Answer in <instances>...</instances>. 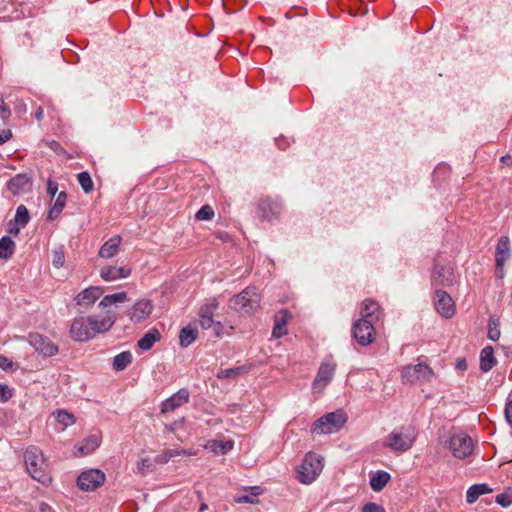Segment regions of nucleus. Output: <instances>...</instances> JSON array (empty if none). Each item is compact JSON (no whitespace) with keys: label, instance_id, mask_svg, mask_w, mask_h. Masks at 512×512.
<instances>
[{"label":"nucleus","instance_id":"35","mask_svg":"<svg viewBox=\"0 0 512 512\" xmlns=\"http://www.w3.org/2000/svg\"><path fill=\"white\" fill-rule=\"evenodd\" d=\"M37 464L34 461V481L39 482L43 486H49L52 482V476L47 471V465L45 467H36Z\"/></svg>","mask_w":512,"mask_h":512},{"label":"nucleus","instance_id":"55","mask_svg":"<svg viewBox=\"0 0 512 512\" xmlns=\"http://www.w3.org/2000/svg\"><path fill=\"white\" fill-rule=\"evenodd\" d=\"M258 495V492H255L252 496L243 495L237 499L239 503H254V498Z\"/></svg>","mask_w":512,"mask_h":512},{"label":"nucleus","instance_id":"50","mask_svg":"<svg viewBox=\"0 0 512 512\" xmlns=\"http://www.w3.org/2000/svg\"><path fill=\"white\" fill-rule=\"evenodd\" d=\"M12 397V390L7 385L0 384V401L6 402Z\"/></svg>","mask_w":512,"mask_h":512},{"label":"nucleus","instance_id":"27","mask_svg":"<svg viewBox=\"0 0 512 512\" xmlns=\"http://www.w3.org/2000/svg\"><path fill=\"white\" fill-rule=\"evenodd\" d=\"M198 336V329L195 325L189 324L182 328L179 334V343L183 348L191 345Z\"/></svg>","mask_w":512,"mask_h":512},{"label":"nucleus","instance_id":"44","mask_svg":"<svg viewBox=\"0 0 512 512\" xmlns=\"http://www.w3.org/2000/svg\"><path fill=\"white\" fill-rule=\"evenodd\" d=\"M65 255L63 247H59L52 252V264L56 268H60L64 265Z\"/></svg>","mask_w":512,"mask_h":512},{"label":"nucleus","instance_id":"24","mask_svg":"<svg viewBox=\"0 0 512 512\" xmlns=\"http://www.w3.org/2000/svg\"><path fill=\"white\" fill-rule=\"evenodd\" d=\"M391 476L388 472L383 470H378L376 472L370 473V486L373 491L380 492L390 481Z\"/></svg>","mask_w":512,"mask_h":512},{"label":"nucleus","instance_id":"28","mask_svg":"<svg viewBox=\"0 0 512 512\" xmlns=\"http://www.w3.org/2000/svg\"><path fill=\"white\" fill-rule=\"evenodd\" d=\"M496 364L494 350L491 346H486L480 353V369L483 372L490 371Z\"/></svg>","mask_w":512,"mask_h":512},{"label":"nucleus","instance_id":"49","mask_svg":"<svg viewBox=\"0 0 512 512\" xmlns=\"http://www.w3.org/2000/svg\"><path fill=\"white\" fill-rule=\"evenodd\" d=\"M138 472L144 474L147 471L152 470V462L149 458H144L138 463Z\"/></svg>","mask_w":512,"mask_h":512},{"label":"nucleus","instance_id":"3","mask_svg":"<svg viewBox=\"0 0 512 512\" xmlns=\"http://www.w3.org/2000/svg\"><path fill=\"white\" fill-rule=\"evenodd\" d=\"M346 420L347 418L342 410L330 412L313 423L312 431L316 434H331L340 430Z\"/></svg>","mask_w":512,"mask_h":512},{"label":"nucleus","instance_id":"21","mask_svg":"<svg viewBox=\"0 0 512 512\" xmlns=\"http://www.w3.org/2000/svg\"><path fill=\"white\" fill-rule=\"evenodd\" d=\"M131 269L127 267L105 266L100 270V276L105 281H115L130 275Z\"/></svg>","mask_w":512,"mask_h":512},{"label":"nucleus","instance_id":"51","mask_svg":"<svg viewBox=\"0 0 512 512\" xmlns=\"http://www.w3.org/2000/svg\"><path fill=\"white\" fill-rule=\"evenodd\" d=\"M505 416L507 421L512 426V393L509 395L508 402L505 407Z\"/></svg>","mask_w":512,"mask_h":512},{"label":"nucleus","instance_id":"12","mask_svg":"<svg viewBox=\"0 0 512 512\" xmlns=\"http://www.w3.org/2000/svg\"><path fill=\"white\" fill-rule=\"evenodd\" d=\"M435 308L445 318H451L455 314V304L451 296L443 291L436 290L434 297Z\"/></svg>","mask_w":512,"mask_h":512},{"label":"nucleus","instance_id":"32","mask_svg":"<svg viewBox=\"0 0 512 512\" xmlns=\"http://www.w3.org/2000/svg\"><path fill=\"white\" fill-rule=\"evenodd\" d=\"M100 445V436L99 435H90L88 436L83 443L78 447V451L80 455H88L91 454L97 447Z\"/></svg>","mask_w":512,"mask_h":512},{"label":"nucleus","instance_id":"17","mask_svg":"<svg viewBox=\"0 0 512 512\" xmlns=\"http://www.w3.org/2000/svg\"><path fill=\"white\" fill-rule=\"evenodd\" d=\"M218 305L219 304L216 299H210L200 308L199 323L203 329H209L213 325V315L218 308Z\"/></svg>","mask_w":512,"mask_h":512},{"label":"nucleus","instance_id":"29","mask_svg":"<svg viewBox=\"0 0 512 512\" xmlns=\"http://www.w3.org/2000/svg\"><path fill=\"white\" fill-rule=\"evenodd\" d=\"M491 491H492V489L489 488V486L485 483L474 484L471 487H469V489L467 490L466 501L469 504H473L474 502H476L478 500V498L481 495L490 493Z\"/></svg>","mask_w":512,"mask_h":512},{"label":"nucleus","instance_id":"48","mask_svg":"<svg viewBox=\"0 0 512 512\" xmlns=\"http://www.w3.org/2000/svg\"><path fill=\"white\" fill-rule=\"evenodd\" d=\"M361 512H385V509L376 503L369 502L362 507Z\"/></svg>","mask_w":512,"mask_h":512},{"label":"nucleus","instance_id":"6","mask_svg":"<svg viewBox=\"0 0 512 512\" xmlns=\"http://www.w3.org/2000/svg\"><path fill=\"white\" fill-rule=\"evenodd\" d=\"M434 375L433 370L424 363L407 365L402 369V381L404 383L429 382Z\"/></svg>","mask_w":512,"mask_h":512},{"label":"nucleus","instance_id":"52","mask_svg":"<svg viewBox=\"0 0 512 512\" xmlns=\"http://www.w3.org/2000/svg\"><path fill=\"white\" fill-rule=\"evenodd\" d=\"M10 116V110L5 105L2 95L0 94V118L6 119Z\"/></svg>","mask_w":512,"mask_h":512},{"label":"nucleus","instance_id":"25","mask_svg":"<svg viewBox=\"0 0 512 512\" xmlns=\"http://www.w3.org/2000/svg\"><path fill=\"white\" fill-rule=\"evenodd\" d=\"M289 317L290 314L288 313L287 310H281L275 316V324L272 330V335L275 338H280L287 333L286 324L288 322Z\"/></svg>","mask_w":512,"mask_h":512},{"label":"nucleus","instance_id":"56","mask_svg":"<svg viewBox=\"0 0 512 512\" xmlns=\"http://www.w3.org/2000/svg\"><path fill=\"white\" fill-rule=\"evenodd\" d=\"M51 507L46 503H40L39 504V512H50Z\"/></svg>","mask_w":512,"mask_h":512},{"label":"nucleus","instance_id":"9","mask_svg":"<svg viewBox=\"0 0 512 512\" xmlns=\"http://www.w3.org/2000/svg\"><path fill=\"white\" fill-rule=\"evenodd\" d=\"M353 336L355 340L362 346H367L374 341V326L371 320L359 319L354 322Z\"/></svg>","mask_w":512,"mask_h":512},{"label":"nucleus","instance_id":"63","mask_svg":"<svg viewBox=\"0 0 512 512\" xmlns=\"http://www.w3.org/2000/svg\"><path fill=\"white\" fill-rule=\"evenodd\" d=\"M53 145H54L55 147H58V146H59V144H58L57 142H55V141L53 142Z\"/></svg>","mask_w":512,"mask_h":512},{"label":"nucleus","instance_id":"43","mask_svg":"<svg viewBox=\"0 0 512 512\" xmlns=\"http://www.w3.org/2000/svg\"><path fill=\"white\" fill-rule=\"evenodd\" d=\"M213 217L214 210L210 205L202 206L195 215V218L199 221L211 220Z\"/></svg>","mask_w":512,"mask_h":512},{"label":"nucleus","instance_id":"46","mask_svg":"<svg viewBox=\"0 0 512 512\" xmlns=\"http://www.w3.org/2000/svg\"><path fill=\"white\" fill-rule=\"evenodd\" d=\"M495 501L497 504H499L502 507H508L509 505L512 504V493L511 492L500 493L496 496Z\"/></svg>","mask_w":512,"mask_h":512},{"label":"nucleus","instance_id":"39","mask_svg":"<svg viewBox=\"0 0 512 512\" xmlns=\"http://www.w3.org/2000/svg\"><path fill=\"white\" fill-rule=\"evenodd\" d=\"M500 334L499 319L491 317L488 322V338L492 341H497L500 338Z\"/></svg>","mask_w":512,"mask_h":512},{"label":"nucleus","instance_id":"41","mask_svg":"<svg viewBox=\"0 0 512 512\" xmlns=\"http://www.w3.org/2000/svg\"><path fill=\"white\" fill-rule=\"evenodd\" d=\"M56 420L58 423L62 424L64 428L71 426L75 423L74 415L65 410H59L57 412Z\"/></svg>","mask_w":512,"mask_h":512},{"label":"nucleus","instance_id":"61","mask_svg":"<svg viewBox=\"0 0 512 512\" xmlns=\"http://www.w3.org/2000/svg\"><path fill=\"white\" fill-rule=\"evenodd\" d=\"M207 508H208L207 504L203 503V504L200 506L199 511H200V512H203V511H205Z\"/></svg>","mask_w":512,"mask_h":512},{"label":"nucleus","instance_id":"45","mask_svg":"<svg viewBox=\"0 0 512 512\" xmlns=\"http://www.w3.org/2000/svg\"><path fill=\"white\" fill-rule=\"evenodd\" d=\"M242 372V368L236 367V368H230L221 370L217 373V378L219 379H226V378H234L240 375Z\"/></svg>","mask_w":512,"mask_h":512},{"label":"nucleus","instance_id":"31","mask_svg":"<svg viewBox=\"0 0 512 512\" xmlns=\"http://www.w3.org/2000/svg\"><path fill=\"white\" fill-rule=\"evenodd\" d=\"M234 447V442L232 440L228 441H218V440H210L205 445V448L214 453L226 454Z\"/></svg>","mask_w":512,"mask_h":512},{"label":"nucleus","instance_id":"15","mask_svg":"<svg viewBox=\"0 0 512 512\" xmlns=\"http://www.w3.org/2000/svg\"><path fill=\"white\" fill-rule=\"evenodd\" d=\"M30 220V214L26 206L19 205L16 209V214L13 220L8 222L7 231L11 235H18L20 229L25 227Z\"/></svg>","mask_w":512,"mask_h":512},{"label":"nucleus","instance_id":"53","mask_svg":"<svg viewBox=\"0 0 512 512\" xmlns=\"http://www.w3.org/2000/svg\"><path fill=\"white\" fill-rule=\"evenodd\" d=\"M58 191V184L56 182H53L51 180L48 181L47 184V193L53 198Z\"/></svg>","mask_w":512,"mask_h":512},{"label":"nucleus","instance_id":"10","mask_svg":"<svg viewBox=\"0 0 512 512\" xmlns=\"http://www.w3.org/2000/svg\"><path fill=\"white\" fill-rule=\"evenodd\" d=\"M336 370V364L330 359L324 360L317 372V375L313 381L312 387L315 391L322 392L324 388L333 379Z\"/></svg>","mask_w":512,"mask_h":512},{"label":"nucleus","instance_id":"33","mask_svg":"<svg viewBox=\"0 0 512 512\" xmlns=\"http://www.w3.org/2000/svg\"><path fill=\"white\" fill-rule=\"evenodd\" d=\"M66 199H67V194L64 191H61L58 194L54 204L49 209L48 218L50 220H54L60 215L63 208L65 207Z\"/></svg>","mask_w":512,"mask_h":512},{"label":"nucleus","instance_id":"23","mask_svg":"<svg viewBox=\"0 0 512 512\" xmlns=\"http://www.w3.org/2000/svg\"><path fill=\"white\" fill-rule=\"evenodd\" d=\"M121 244V237L116 235L108 239L100 248L98 255L104 259H110L114 257Z\"/></svg>","mask_w":512,"mask_h":512},{"label":"nucleus","instance_id":"5","mask_svg":"<svg viewBox=\"0 0 512 512\" xmlns=\"http://www.w3.org/2000/svg\"><path fill=\"white\" fill-rule=\"evenodd\" d=\"M323 464L316 455L308 454L298 472V480L304 484L312 483L322 471Z\"/></svg>","mask_w":512,"mask_h":512},{"label":"nucleus","instance_id":"38","mask_svg":"<svg viewBox=\"0 0 512 512\" xmlns=\"http://www.w3.org/2000/svg\"><path fill=\"white\" fill-rule=\"evenodd\" d=\"M28 182L29 179L26 177V175L18 174L8 182V188L13 193H18L25 188Z\"/></svg>","mask_w":512,"mask_h":512},{"label":"nucleus","instance_id":"4","mask_svg":"<svg viewBox=\"0 0 512 512\" xmlns=\"http://www.w3.org/2000/svg\"><path fill=\"white\" fill-rule=\"evenodd\" d=\"M446 446L451 451L454 457L458 459H465L471 455L473 451V440L469 435L463 432L453 433Z\"/></svg>","mask_w":512,"mask_h":512},{"label":"nucleus","instance_id":"30","mask_svg":"<svg viewBox=\"0 0 512 512\" xmlns=\"http://www.w3.org/2000/svg\"><path fill=\"white\" fill-rule=\"evenodd\" d=\"M161 335L160 332L153 328L150 329L139 341H138V347L141 350L147 351L152 348L155 342H157L160 339Z\"/></svg>","mask_w":512,"mask_h":512},{"label":"nucleus","instance_id":"13","mask_svg":"<svg viewBox=\"0 0 512 512\" xmlns=\"http://www.w3.org/2000/svg\"><path fill=\"white\" fill-rule=\"evenodd\" d=\"M510 256V241L506 236H502L497 243L496 252H495V261H496V273L499 278L503 277V266L505 261Z\"/></svg>","mask_w":512,"mask_h":512},{"label":"nucleus","instance_id":"14","mask_svg":"<svg viewBox=\"0 0 512 512\" xmlns=\"http://www.w3.org/2000/svg\"><path fill=\"white\" fill-rule=\"evenodd\" d=\"M154 305L150 300L142 299L136 302L131 308L128 316L135 323L146 320L152 313Z\"/></svg>","mask_w":512,"mask_h":512},{"label":"nucleus","instance_id":"59","mask_svg":"<svg viewBox=\"0 0 512 512\" xmlns=\"http://www.w3.org/2000/svg\"><path fill=\"white\" fill-rule=\"evenodd\" d=\"M28 460H29V456H28V453L26 452V454H25V465H26V469H27V472H28L30 475H32V474H31V472H30V470H29V467H28Z\"/></svg>","mask_w":512,"mask_h":512},{"label":"nucleus","instance_id":"42","mask_svg":"<svg viewBox=\"0 0 512 512\" xmlns=\"http://www.w3.org/2000/svg\"><path fill=\"white\" fill-rule=\"evenodd\" d=\"M175 456H180V452L178 451V449H176V450L167 449V450L162 451L160 454H158L155 457V462L159 463V464H165L171 458H173Z\"/></svg>","mask_w":512,"mask_h":512},{"label":"nucleus","instance_id":"19","mask_svg":"<svg viewBox=\"0 0 512 512\" xmlns=\"http://www.w3.org/2000/svg\"><path fill=\"white\" fill-rule=\"evenodd\" d=\"M34 350L46 357L58 353V347L50 339L39 334H34Z\"/></svg>","mask_w":512,"mask_h":512},{"label":"nucleus","instance_id":"1","mask_svg":"<svg viewBox=\"0 0 512 512\" xmlns=\"http://www.w3.org/2000/svg\"><path fill=\"white\" fill-rule=\"evenodd\" d=\"M416 437L413 427L403 426L388 434L383 440V446L395 453H404L412 448Z\"/></svg>","mask_w":512,"mask_h":512},{"label":"nucleus","instance_id":"54","mask_svg":"<svg viewBox=\"0 0 512 512\" xmlns=\"http://www.w3.org/2000/svg\"><path fill=\"white\" fill-rule=\"evenodd\" d=\"M12 137L11 130L0 129V144L5 143Z\"/></svg>","mask_w":512,"mask_h":512},{"label":"nucleus","instance_id":"37","mask_svg":"<svg viewBox=\"0 0 512 512\" xmlns=\"http://www.w3.org/2000/svg\"><path fill=\"white\" fill-rule=\"evenodd\" d=\"M15 244L9 236L0 239V259H9L14 252Z\"/></svg>","mask_w":512,"mask_h":512},{"label":"nucleus","instance_id":"60","mask_svg":"<svg viewBox=\"0 0 512 512\" xmlns=\"http://www.w3.org/2000/svg\"><path fill=\"white\" fill-rule=\"evenodd\" d=\"M180 452V455H194L193 452L187 451V450H178Z\"/></svg>","mask_w":512,"mask_h":512},{"label":"nucleus","instance_id":"22","mask_svg":"<svg viewBox=\"0 0 512 512\" xmlns=\"http://www.w3.org/2000/svg\"><path fill=\"white\" fill-rule=\"evenodd\" d=\"M361 319L371 320L372 323L379 320L382 315V310L378 303L373 300L366 299L361 307Z\"/></svg>","mask_w":512,"mask_h":512},{"label":"nucleus","instance_id":"16","mask_svg":"<svg viewBox=\"0 0 512 512\" xmlns=\"http://www.w3.org/2000/svg\"><path fill=\"white\" fill-rule=\"evenodd\" d=\"M432 282L435 285L451 286L454 282L453 269L448 265L437 263L432 273Z\"/></svg>","mask_w":512,"mask_h":512},{"label":"nucleus","instance_id":"2","mask_svg":"<svg viewBox=\"0 0 512 512\" xmlns=\"http://www.w3.org/2000/svg\"><path fill=\"white\" fill-rule=\"evenodd\" d=\"M260 296L255 287H248L230 300V307L242 315H251L259 307Z\"/></svg>","mask_w":512,"mask_h":512},{"label":"nucleus","instance_id":"47","mask_svg":"<svg viewBox=\"0 0 512 512\" xmlns=\"http://www.w3.org/2000/svg\"><path fill=\"white\" fill-rule=\"evenodd\" d=\"M0 368L6 372H11L16 369V365L11 359L0 354Z\"/></svg>","mask_w":512,"mask_h":512},{"label":"nucleus","instance_id":"18","mask_svg":"<svg viewBox=\"0 0 512 512\" xmlns=\"http://www.w3.org/2000/svg\"><path fill=\"white\" fill-rule=\"evenodd\" d=\"M188 400H189V391L184 388L180 389L178 392L173 394L171 397H169L162 403L161 411L163 413H168V412L174 411L176 408L187 403Z\"/></svg>","mask_w":512,"mask_h":512},{"label":"nucleus","instance_id":"36","mask_svg":"<svg viewBox=\"0 0 512 512\" xmlns=\"http://www.w3.org/2000/svg\"><path fill=\"white\" fill-rule=\"evenodd\" d=\"M128 300V296L126 292H117L114 294L106 295L102 298V300L99 303V306L101 307H108L113 304L117 303H123Z\"/></svg>","mask_w":512,"mask_h":512},{"label":"nucleus","instance_id":"40","mask_svg":"<svg viewBox=\"0 0 512 512\" xmlns=\"http://www.w3.org/2000/svg\"><path fill=\"white\" fill-rule=\"evenodd\" d=\"M78 182L85 193H90L93 190V181L88 172H81L77 176Z\"/></svg>","mask_w":512,"mask_h":512},{"label":"nucleus","instance_id":"62","mask_svg":"<svg viewBox=\"0 0 512 512\" xmlns=\"http://www.w3.org/2000/svg\"><path fill=\"white\" fill-rule=\"evenodd\" d=\"M509 158H510V156H509V155L502 156V157H501V161H502L503 163H507V160H508Z\"/></svg>","mask_w":512,"mask_h":512},{"label":"nucleus","instance_id":"26","mask_svg":"<svg viewBox=\"0 0 512 512\" xmlns=\"http://www.w3.org/2000/svg\"><path fill=\"white\" fill-rule=\"evenodd\" d=\"M91 320V329H93V337L97 333H104L108 331L114 324V319L111 315L107 314L101 319L95 317H89Z\"/></svg>","mask_w":512,"mask_h":512},{"label":"nucleus","instance_id":"8","mask_svg":"<svg viewBox=\"0 0 512 512\" xmlns=\"http://www.w3.org/2000/svg\"><path fill=\"white\" fill-rule=\"evenodd\" d=\"M70 335L77 342H87L93 338L91 320L89 317H77L70 326Z\"/></svg>","mask_w":512,"mask_h":512},{"label":"nucleus","instance_id":"34","mask_svg":"<svg viewBox=\"0 0 512 512\" xmlns=\"http://www.w3.org/2000/svg\"><path fill=\"white\" fill-rule=\"evenodd\" d=\"M132 362V354L130 351H123L117 354L113 359V368L116 371H122Z\"/></svg>","mask_w":512,"mask_h":512},{"label":"nucleus","instance_id":"11","mask_svg":"<svg viewBox=\"0 0 512 512\" xmlns=\"http://www.w3.org/2000/svg\"><path fill=\"white\" fill-rule=\"evenodd\" d=\"M282 211V204L278 199L269 197L262 198L259 201L257 214L264 220L271 221L277 218Z\"/></svg>","mask_w":512,"mask_h":512},{"label":"nucleus","instance_id":"20","mask_svg":"<svg viewBox=\"0 0 512 512\" xmlns=\"http://www.w3.org/2000/svg\"><path fill=\"white\" fill-rule=\"evenodd\" d=\"M103 290L99 287H89L84 291L80 292L75 300L77 305L89 307L94 304L97 299L101 297Z\"/></svg>","mask_w":512,"mask_h":512},{"label":"nucleus","instance_id":"58","mask_svg":"<svg viewBox=\"0 0 512 512\" xmlns=\"http://www.w3.org/2000/svg\"><path fill=\"white\" fill-rule=\"evenodd\" d=\"M457 366L460 369H465L466 368V361L464 359L463 360H459Z\"/></svg>","mask_w":512,"mask_h":512},{"label":"nucleus","instance_id":"7","mask_svg":"<svg viewBox=\"0 0 512 512\" xmlns=\"http://www.w3.org/2000/svg\"><path fill=\"white\" fill-rule=\"evenodd\" d=\"M105 481V474L99 469L82 472L77 478V485L83 491H94Z\"/></svg>","mask_w":512,"mask_h":512},{"label":"nucleus","instance_id":"57","mask_svg":"<svg viewBox=\"0 0 512 512\" xmlns=\"http://www.w3.org/2000/svg\"><path fill=\"white\" fill-rule=\"evenodd\" d=\"M35 118L41 120L43 118V109L39 107L35 113Z\"/></svg>","mask_w":512,"mask_h":512}]
</instances>
